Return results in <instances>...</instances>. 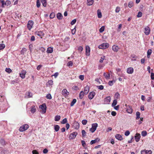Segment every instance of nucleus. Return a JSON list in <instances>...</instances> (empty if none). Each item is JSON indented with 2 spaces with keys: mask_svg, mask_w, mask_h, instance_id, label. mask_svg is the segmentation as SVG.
<instances>
[{
  "mask_svg": "<svg viewBox=\"0 0 154 154\" xmlns=\"http://www.w3.org/2000/svg\"><path fill=\"white\" fill-rule=\"evenodd\" d=\"M76 102V99H73L71 103V104H70L71 106H73L74 105V104Z\"/></svg>",
  "mask_w": 154,
  "mask_h": 154,
  "instance_id": "37",
  "label": "nucleus"
},
{
  "mask_svg": "<svg viewBox=\"0 0 154 154\" xmlns=\"http://www.w3.org/2000/svg\"><path fill=\"white\" fill-rule=\"evenodd\" d=\"M62 94L63 96L66 97L69 95V92L67 91L66 89H64L62 91Z\"/></svg>",
  "mask_w": 154,
  "mask_h": 154,
  "instance_id": "4",
  "label": "nucleus"
},
{
  "mask_svg": "<svg viewBox=\"0 0 154 154\" xmlns=\"http://www.w3.org/2000/svg\"><path fill=\"white\" fill-rule=\"evenodd\" d=\"M94 3L93 0H87V5H91Z\"/></svg>",
  "mask_w": 154,
  "mask_h": 154,
  "instance_id": "25",
  "label": "nucleus"
},
{
  "mask_svg": "<svg viewBox=\"0 0 154 154\" xmlns=\"http://www.w3.org/2000/svg\"><path fill=\"white\" fill-rule=\"evenodd\" d=\"M150 29L149 27L146 26L144 28V33L146 35H149L150 33Z\"/></svg>",
  "mask_w": 154,
  "mask_h": 154,
  "instance_id": "5",
  "label": "nucleus"
},
{
  "mask_svg": "<svg viewBox=\"0 0 154 154\" xmlns=\"http://www.w3.org/2000/svg\"><path fill=\"white\" fill-rule=\"evenodd\" d=\"M100 140V138H97L95 140H92L90 142L91 144L92 145L94 143H97L99 142Z\"/></svg>",
  "mask_w": 154,
  "mask_h": 154,
  "instance_id": "15",
  "label": "nucleus"
},
{
  "mask_svg": "<svg viewBox=\"0 0 154 154\" xmlns=\"http://www.w3.org/2000/svg\"><path fill=\"white\" fill-rule=\"evenodd\" d=\"M67 122V120L66 118L64 119L61 122V123L63 124H64L66 123Z\"/></svg>",
  "mask_w": 154,
  "mask_h": 154,
  "instance_id": "48",
  "label": "nucleus"
},
{
  "mask_svg": "<svg viewBox=\"0 0 154 154\" xmlns=\"http://www.w3.org/2000/svg\"><path fill=\"white\" fill-rule=\"evenodd\" d=\"M109 45L108 43H106L101 44L99 46L98 48L101 49H106L108 48Z\"/></svg>",
  "mask_w": 154,
  "mask_h": 154,
  "instance_id": "3",
  "label": "nucleus"
},
{
  "mask_svg": "<svg viewBox=\"0 0 154 154\" xmlns=\"http://www.w3.org/2000/svg\"><path fill=\"white\" fill-rule=\"evenodd\" d=\"M105 56H103L101 57L100 59V63H102L103 62V60L105 59Z\"/></svg>",
  "mask_w": 154,
  "mask_h": 154,
  "instance_id": "55",
  "label": "nucleus"
},
{
  "mask_svg": "<svg viewBox=\"0 0 154 154\" xmlns=\"http://www.w3.org/2000/svg\"><path fill=\"white\" fill-rule=\"evenodd\" d=\"M41 2L43 6L44 7H46L47 5L46 0H41Z\"/></svg>",
  "mask_w": 154,
  "mask_h": 154,
  "instance_id": "30",
  "label": "nucleus"
},
{
  "mask_svg": "<svg viewBox=\"0 0 154 154\" xmlns=\"http://www.w3.org/2000/svg\"><path fill=\"white\" fill-rule=\"evenodd\" d=\"M152 152L151 150H144L141 151V154H151Z\"/></svg>",
  "mask_w": 154,
  "mask_h": 154,
  "instance_id": "11",
  "label": "nucleus"
},
{
  "mask_svg": "<svg viewBox=\"0 0 154 154\" xmlns=\"http://www.w3.org/2000/svg\"><path fill=\"white\" fill-rule=\"evenodd\" d=\"M103 75L105 78L106 79H109L110 78V74L109 73H107L104 72L103 74Z\"/></svg>",
  "mask_w": 154,
  "mask_h": 154,
  "instance_id": "24",
  "label": "nucleus"
},
{
  "mask_svg": "<svg viewBox=\"0 0 154 154\" xmlns=\"http://www.w3.org/2000/svg\"><path fill=\"white\" fill-rule=\"evenodd\" d=\"M72 126L73 127L76 129L79 128V123L76 122H75L73 123L72 125Z\"/></svg>",
  "mask_w": 154,
  "mask_h": 154,
  "instance_id": "9",
  "label": "nucleus"
},
{
  "mask_svg": "<svg viewBox=\"0 0 154 154\" xmlns=\"http://www.w3.org/2000/svg\"><path fill=\"white\" fill-rule=\"evenodd\" d=\"M54 129L56 131H58L60 129V126L58 125H55L54 126Z\"/></svg>",
  "mask_w": 154,
  "mask_h": 154,
  "instance_id": "31",
  "label": "nucleus"
},
{
  "mask_svg": "<svg viewBox=\"0 0 154 154\" xmlns=\"http://www.w3.org/2000/svg\"><path fill=\"white\" fill-rule=\"evenodd\" d=\"M90 47L87 45L86 46V54L87 56H88L90 55Z\"/></svg>",
  "mask_w": 154,
  "mask_h": 154,
  "instance_id": "12",
  "label": "nucleus"
},
{
  "mask_svg": "<svg viewBox=\"0 0 154 154\" xmlns=\"http://www.w3.org/2000/svg\"><path fill=\"white\" fill-rule=\"evenodd\" d=\"M11 4V2L9 0H7L5 2L4 1V8L5 6H8L10 5Z\"/></svg>",
  "mask_w": 154,
  "mask_h": 154,
  "instance_id": "18",
  "label": "nucleus"
},
{
  "mask_svg": "<svg viewBox=\"0 0 154 154\" xmlns=\"http://www.w3.org/2000/svg\"><path fill=\"white\" fill-rule=\"evenodd\" d=\"M117 103V101L116 100H113V102L112 103V106H114L116 105Z\"/></svg>",
  "mask_w": 154,
  "mask_h": 154,
  "instance_id": "45",
  "label": "nucleus"
},
{
  "mask_svg": "<svg viewBox=\"0 0 154 154\" xmlns=\"http://www.w3.org/2000/svg\"><path fill=\"white\" fill-rule=\"evenodd\" d=\"M0 142L1 144L3 145H4L5 144V141L3 139H1Z\"/></svg>",
  "mask_w": 154,
  "mask_h": 154,
  "instance_id": "56",
  "label": "nucleus"
},
{
  "mask_svg": "<svg viewBox=\"0 0 154 154\" xmlns=\"http://www.w3.org/2000/svg\"><path fill=\"white\" fill-rule=\"evenodd\" d=\"M111 97L110 96H108L104 100V101L105 103L109 104L110 102Z\"/></svg>",
  "mask_w": 154,
  "mask_h": 154,
  "instance_id": "13",
  "label": "nucleus"
},
{
  "mask_svg": "<svg viewBox=\"0 0 154 154\" xmlns=\"http://www.w3.org/2000/svg\"><path fill=\"white\" fill-rule=\"evenodd\" d=\"M54 17H55V14L54 13H51L50 15V18L51 19L54 18Z\"/></svg>",
  "mask_w": 154,
  "mask_h": 154,
  "instance_id": "54",
  "label": "nucleus"
},
{
  "mask_svg": "<svg viewBox=\"0 0 154 154\" xmlns=\"http://www.w3.org/2000/svg\"><path fill=\"white\" fill-rule=\"evenodd\" d=\"M4 1L0 0V7H1V5L2 7L4 8Z\"/></svg>",
  "mask_w": 154,
  "mask_h": 154,
  "instance_id": "46",
  "label": "nucleus"
},
{
  "mask_svg": "<svg viewBox=\"0 0 154 154\" xmlns=\"http://www.w3.org/2000/svg\"><path fill=\"white\" fill-rule=\"evenodd\" d=\"M32 154H38V152L36 150H34L32 151Z\"/></svg>",
  "mask_w": 154,
  "mask_h": 154,
  "instance_id": "63",
  "label": "nucleus"
},
{
  "mask_svg": "<svg viewBox=\"0 0 154 154\" xmlns=\"http://www.w3.org/2000/svg\"><path fill=\"white\" fill-rule=\"evenodd\" d=\"M97 16L99 18H101L102 16L101 13L100 9H98L97 10Z\"/></svg>",
  "mask_w": 154,
  "mask_h": 154,
  "instance_id": "28",
  "label": "nucleus"
},
{
  "mask_svg": "<svg viewBox=\"0 0 154 154\" xmlns=\"http://www.w3.org/2000/svg\"><path fill=\"white\" fill-rule=\"evenodd\" d=\"M26 95H27V98H30L32 97V94L30 92H27L26 93Z\"/></svg>",
  "mask_w": 154,
  "mask_h": 154,
  "instance_id": "29",
  "label": "nucleus"
},
{
  "mask_svg": "<svg viewBox=\"0 0 154 154\" xmlns=\"http://www.w3.org/2000/svg\"><path fill=\"white\" fill-rule=\"evenodd\" d=\"M134 69L132 67H130L127 69V72L128 74H132L133 73Z\"/></svg>",
  "mask_w": 154,
  "mask_h": 154,
  "instance_id": "17",
  "label": "nucleus"
},
{
  "mask_svg": "<svg viewBox=\"0 0 154 154\" xmlns=\"http://www.w3.org/2000/svg\"><path fill=\"white\" fill-rule=\"evenodd\" d=\"M87 122V121L86 120H83L82 121V123L83 125H85L86 124Z\"/></svg>",
  "mask_w": 154,
  "mask_h": 154,
  "instance_id": "60",
  "label": "nucleus"
},
{
  "mask_svg": "<svg viewBox=\"0 0 154 154\" xmlns=\"http://www.w3.org/2000/svg\"><path fill=\"white\" fill-rule=\"evenodd\" d=\"M112 49L115 52H117L119 50V48L118 46L116 45H114L112 46Z\"/></svg>",
  "mask_w": 154,
  "mask_h": 154,
  "instance_id": "10",
  "label": "nucleus"
},
{
  "mask_svg": "<svg viewBox=\"0 0 154 154\" xmlns=\"http://www.w3.org/2000/svg\"><path fill=\"white\" fill-rule=\"evenodd\" d=\"M53 48L51 47H49L48 48L47 52L48 53H51L53 52Z\"/></svg>",
  "mask_w": 154,
  "mask_h": 154,
  "instance_id": "23",
  "label": "nucleus"
},
{
  "mask_svg": "<svg viewBox=\"0 0 154 154\" xmlns=\"http://www.w3.org/2000/svg\"><path fill=\"white\" fill-rule=\"evenodd\" d=\"M97 126L98 125L96 123L93 124L92 125V127L94 128V129H95L96 130Z\"/></svg>",
  "mask_w": 154,
  "mask_h": 154,
  "instance_id": "33",
  "label": "nucleus"
},
{
  "mask_svg": "<svg viewBox=\"0 0 154 154\" xmlns=\"http://www.w3.org/2000/svg\"><path fill=\"white\" fill-rule=\"evenodd\" d=\"M26 71L25 70H22L21 71L20 73V76L22 79H24L25 78V75L26 74Z\"/></svg>",
  "mask_w": 154,
  "mask_h": 154,
  "instance_id": "8",
  "label": "nucleus"
},
{
  "mask_svg": "<svg viewBox=\"0 0 154 154\" xmlns=\"http://www.w3.org/2000/svg\"><path fill=\"white\" fill-rule=\"evenodd\" d=\"M119 96H120L118 92L116 93V94H115V97H116V98L117 99L119 98Z\"/></svg>",
  "mask_w": 154,
  "mask_h": 154,
  "instance_id": "51",
  "label": "nucleus"
},
{
  "mask_svg": "<svg viewBox=\"0 0 154 154\" xmlns=\"http://www.w3.org/2000/svg\"><path fill=\"white\" fill-rule=\"evenodd\" d=\"M136 119H138L140 118V113L139 112H137L136 113Z\"/></svg>",
  "mask_w": 154,
  "mask_h": 154,
  "instance_id": "40",
  "label": "nucleus"
},
{
  "mask_svg": "<svg viewBox=\"0 0 154 154\" xmlns=\"http://www.w3.org/2000/svg\"><path fill=\"white\" fill-rule=\"evenodd\" d=\"M95 93L94 92H91L88 95V98L90 99H92L94 97Z\"/></svg>",
  "mask_w": 154,
  "mask_h": 154,
  "instance_id": "16",
  "label": "nucleus"
},
{
  "mask_svg": "<svg viewBox=\"0 0 154 154\" xmlns=\"http://www.w3.org/2000/svg\"><path fill=\"white\" fill-rule=\"evenodd\" d=\"M61 117L60 116L57 115L55 116L54 120L55 121H58L60 119Z\"/></svg>",
  "mask_w": 154,
  "mask_h": 154,
  "instance_id": "27",
  "label": "nucleus"
},
{
  "mask_svg": "<svg viewBox=\"0 0 154 154\" xmlns=\"http://www.w3.org/2000/svg\"><path fill=\"white\" fill-rule=\"evenodd\" d=\"M57 17L59 20H61L63 16L60 13H58L57 15Z\"/></svg>",
  "mask_w": 154,
  "mask_h": 154,
  "instance_id": "26",
  "label": "nucleus"
},
{
  "mask_svg": "<svg viewBox=\"0 0 154 154\" xmlns=\"http://www.w3.org/2000/svg\"><path fill=\"white\" fill-rule=\"evenodd\" d=\"M39 50H40L42 52H44L45 51V49L43 47H41L39 48Z\"/></svg>",
  "mask_w": 154,
  "mask_h": 154,
  "instance_id": "57",
  "label": "nucleus"
},
{
  "mask_svg": "<svg viewBox=\"0 0 154 154\" xmlns=\"http://www.w3.org/2000/svg\"><path fill=\"white\" fill-rule=\"evenodd\" d=\"M116 71L117 72V73L119 76H120L121 77H122L123 76V74H120V73H119V72L121 71V69H120L118 68L116 69Z\"/></svg>",
  "mask_w": 154,
  "mask_h": 154,
  "instance_id": "39",
  "label": "nucleus"
},
{
  "mask_svg": "<svg viewBox=\"0 0 154 154\" xmlns=\"http://www.w3.org/2000/svg\"><path fill=\"white\" fill-rule=\"evenodd\" d=\"M40 0H37L36 1V6L37 8H39L40 6Z\"/></svg>",
  "mask_w": 154,
  "mask_h": 154,
  "instance_id": "41",
  "label": "nucleus"
},
{
  "mask_svg": "<svg viewBox=\"0 0 154 154\" xmlns=\"http://www.w3.org/2000/svg\"><path fill=\"white\" fill-rule=\"evenodd\" d=\"M30 111L32 113H34L36 111V108L35 106H32L30 108Z\"/></svg>",
  "mask_w": 154,
  "mask_h": 154,
  "instance_id": "22",
  "label": "nucleus"
},
{
  "mask_svg": "<svg viewBox=\"0 0 154 154\" xmlns=\"http://www.w3.org/2000/svg\"><path fill=\"white\" fill-rule=\"evenodd\" d=\"M142 16V12L140 11L138 13V14L137 15V17H141Z\"/></svg>",
  "mask_w": 154,
  "mask_h": 154,
  "instance_id": "53",
  "label": "nucleus"
},
{
  "mask_svg": "<svg viewBox=\"0 0 154 154\" xmlns=\"http://www.w3.org/2000/svg\"><path fill=\"white\" fill-rule=\"evenodd\" d=\"M152 52V50L151 49H149L148 50L147 54V57L149 58V56L151 54Z\"/></svg>",
  "mask_w": 154,
  "mask_h": 154,
  "instance_id": "35",
  "label": "nucleus"
},
{
  "mask_svg": "<svg viewBox=\"0 0 154 154\" xmlns=\"http://www.w3.org/2000/svg\"><path fill=\"white\" fill-rule=\"evenodd\" d=\"M141 135L143 136H145L147 135V132L146 131H143L141 132Z\"/></svg>",
  "mask_w": 154,
  "mask_h": 154,
  "instance_id": "47",
  "label": "nucleus"
},
{
  "mask_svg": "<svg viewBox=\"0 0 154 154\" xmlns=\"http://www.w3.org/2000/svg\"><path fill=\"white\" fill-rule=\"evenodd\" d=\"M5 71L8 73H10L11 71V70L10 68H7L5 69Z\"/></svg>",
  "mask_w": 154,
  "mask_h": 154,
  "instance_id": "62",
  "label": "nucleus"
},
{
  "mask_svg": "<svg viewBox=\"0 0 154 154\" xmlns=\"http://www.w3.org/2000/svg\"><path fill=\"white\" fill-rule=\"evenodd\" d=\"M26 51V49L25 48H22L21 51V54H24Z\"/></svg>",
  "mask_w": 154,
  "mask_h": 154,
  "instance_id": "38",
  "label": "nucleus"
},
{
  "mask_svg": "<svg viewBox=\"0 0 154 154\" xmlns=\"http://www.w3.org/2000/svg\"><path fill=\"white\" fill-rule=\"evenodd\" d=\"M105 27L103 26H102L99 29V32L100 33L102 32L104 30Z\"/></svg>",
  "mask_w": 154,
  "mask_h": 154,
  "instance_id": "42",
  "label": "nucleus"
},
{
  "mask_svg": "<svg viewBox=\"0 0 154 154\" xmlns=\"http://www.w3.org/2000/svg\"><path fill=\"white\" fill-rule=\"evenodd\" d=\"M115 137L116 139L119 140H121L123 139L122 136L119 134L116 135Z\"/></svg>",
  "mask_w": 154,
  "mask_h": 154,
  "instance_id": "19",
  "label": "nucleus"
},
{
  "mask_svg": "<svg viewBox=\"0 0 154 154\" xmlns=\"http://www.w3.org/2000/svg\"><path fill=\"white\" fill-rule=\"evenodd\" d=\"M97 87L98 88V89H99L100 90H103V88H104L103 86L102 85L98 86H97Z\"/></svg>",
  "mask_w": 154,
  "mask_h": 154,
  "instance_id": "59",
  "label": "nucleus"
},
{
  "mask_svg": "<svg viewBox=\"0 0 154 154\" xmlns=\"http://www.w3.org/2000/svg\"><path fill=\"white\" fill-rule=\"evenodd\" d=\"M46 97L48 99H51L52 98V97H51V95L50 94H48L46 96Z\"/></svg>",
  "mask_w": 154,
  "mask_h": 154,
  "instance_id": "49",
  "label": "nucleus"
},
{
  "mask_svg": "<svg viewBox=\"0 0 154 154\" xmlns=\"http://www.w3.org/2000/svg\"><path fill=\"white\" fill-rule=\"evenodd\" d=\"M39 108L41 109L40 111L43 114L45 113L46 109V106L45 103L39 106Z\"/></svg>",
  "mask_w": 154,
  "mask_h": 154,
  "instance_id": "1",
  "label": "nucleus"
},
{
  "mask_svg": "<svg viewBox=\"0 0 154 154\" xmlns=\"http://www.w3.org/2000/svg\"><path fill=\"white\" fill-rule=\"evenodd\" d=\"M36 34L40 37H42L43 35V33L42 32H37Z\"/></svg>",
  "mask_w": 154,
  "mask_h": 154,
  "instance_id": "50",
  "label": "nucleus"
},
{
  "mask_svg": "<svg viewBox=\"0 0 154 154\" xmlns=\"http://www.w3.org/2000/svg\"><path fill=\"white\" fill-rule=\"evenodd\" d=\"M29 128V125L26 124H24L21 126L19 129L20 132H23L27 130Z\"/></svg>",
  "mask_w": 154,
  "mask_h": 154,
  "instance_id": "2",
  "label": "nucleus"
},
{
  "mask_svg": "<svg viewBox=\"0 0 154 154\" xmlns=\"http://www.w3.org/2000/svg\"><path fill=\"white\" fill-rule=\"evenodd\" d=\"M133 5L134 3L133 2H130L128 3V6L129 8H131L133 6Z\"/></svg>",
  "mask_w": 154,
  "mask_h": 154,
  "instance_id": "43",
  "label": "nucleus"
},
{
  "mask_svg": "<svg viewBox=\"0 0 154 154\" xmlns=\"http://www.w3.org/2000/svg\"><path fill=\"white\" fill-rule=\"evenodd\" d=\"M82 134L83 137H84L86 135V132L85 130H82Z\"/></svg>",
  "mask_w": 154,
  "mask_h": 154,
  "instance_id": "61",
  "label": "nucleus"
},
{
  "mask_svg": "<svg viewBox=\"0 0 154 154\" xmlns=\"http://www.w3.org/2000/svg\"><path fill=\"white\" fill-rule=\"evenodd\" d=\"M77 134L78 133L77 132H73L69 135V138L70 139H74L75 137Z\"/></svg>",
  "mask_w": 154,
  "mask_h": 154,
  "instance_id": "7",
  "label": "nucleus"
},
{
  "mask_svg": "<svg viewBox=\"0 0 154 154\" xmlns=\"http://www.w3.org/2000/svg\"><path fill=\"white\" fill-rule=\"evenodd\" d=\"M126 111L129 113H131L132 112V109L131 107L129 106H127Z\"/></svg>",
  "mask_w": 154,
  "mask_h": 154,
  "instance_id": "20",
  "label": "nucleus"
},
{
  "mask_svg": "<svg viewBox=\"0 0 154 154\" xmlns=\"http://www.w3.org/2000/svg\"><path fill=\"white\" fill-rule=\"evenodd\" d=\"M76 19H75L71 21L70 24L72 25H73L76 23Z\"/></svg>",
  "mask_w": 154,
  "mask_h": 154,
  "instance_id": "52",
  "label": "nucleus"
},
{
  "mask_svg": "<svg viewBox=\"0 0 154 154\" xmlns=\"http://www.w3.org/2000/svg\"><path fill=\"white\" fill-rule=\"evenodd\" d=\"M52 84H53V81L52 80H49L46 84L47 85H52Z\"/></svg>",
  "mask_w": 154,
  "mask_h": 154,
  "instance_id": "44",
  "label": "nucleus"
},
{
  "mask_svg": "<svg viewBox=\"0 0 154 154\" xmlns=\"http://www.w3.org/2000/svg\"><path fill=\"white\" fill-rule=\"evenodd\" d=\"M33 24V22L32 21L29 20V21L27 24V27L29 30H30L32 28Z\"/></svg>",
  "mask_w": 154,
  "mask_h": 154,
  "instance_id": "6",
  "label": "nucleus"
},
{
  "mask_svg": "<svg viewBox=\"0 0 154 154\" xmlns=\"http://www.w3.org/2000/svg\"><path fill=\"white\" fill-rule=\"evenodd\" d=\"M5 45L4 44H0V50L3 49L5 47Z\"/></svg>",
  "mask_w": 154,
  "mask_h": 154,
  "instance_id": "34",
  "label": "nucleus"
},
{
  "mask_svg": "<svg viewBox=\"0 0 154 154\" xmlns=\"http://www.w3.org/2000/svg\"><path fill=\"white\" fill-rule=\"evenodd\" d=\"M120 8L119 7H117L116 8V10H115L116 12V13L119 12L120 11Z\"/></svg>",
  "mask_w": 154,
  "mask_h": 154,
  "instance_id": "58",
  "label": "nucleus"
},
{
  "mask_svg": "<svg viewBox=\"0 0 154 154\" xmlns=\"http://www.w3.org/2000/svg\"><path fill=\"white\" fill-rule=\"evenodd\" d=\"M116 81L115 80H113L112 81H110L108 82V84L110 86H112L113 85V83H115Z\"/></svg>",
  "mask_w": 154,
  "mask_h": 154,
  "instance_id": "36",
  "label": "nucleus"
},
{
  "mask_svg": "<svg viewBox=\"0 0 154 154\" xmlns=\"http://www.w3.org/2000/svg\"><path fill=\"white\" fill-rule=\"evenodd\" d=\"M140 137V134L138 133H137L135 136V139L136 141L138 142L139 141Z\"/></svg>",
  "mask_w": 154,
  "mask_h": 154,
  "instance_id": "14",
  "label": "nucleus"
},
{
  "mask_svg": "<svg viewBox=\"0 0 154 154\" xmlns=\"http://www.w3.org/2000/svg\"><path fill=\"white\" fill-rule=\"evenodd\" d=\"M151 77L152 79L153 80L154 79V73L152 72L151 74Z\"/></svg>",
  "mask_w": 154,
  "mask_h": 154,
  "instance_id": "64",
  "label": "nucleus"
},
{
  "mask_svg": "<svg viewBox=\"0 0 154 154\" xmlns=\"http://www.w3.org/2000/svg\"><path fill=\"white\" fill-rule=\"evenodd\" d=\"M84 92L83 91H81L79 95V98L81 99H82L84 96Z\"/></svg>",
  "mask_w": 154,
  "mask_h": 154,
  "instance_id": "32",
  "label": "nucleus"
},
{
  "mask_svg": "<svg viewBox=\"0 0 154 154\" xmlns=\"http://www.w3.org/2000/svg\"><path fill=\"white\" fill-rule=\"evenodd\" d=\"M89 87L88 85L86 86L85 87L84 92V94H88V92L89 91Z\"/></svg>",
  "mask_w": 154,
  "mask_h": 154,
  "instance_id": "21",
  "label": "nucleus"
}]
</instances>
